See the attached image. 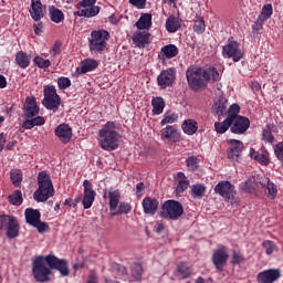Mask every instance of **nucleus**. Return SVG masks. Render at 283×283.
Returning <instances> with one entry per match:
<instances>
[{
  "instance_id": "obj_53",
  "label": "nucleus",
  "mask_w": 283,
  "mask_h": 283,
  "mask_svg": "<svg viewBox=\"0 0 283 283\" xmlns=\"http://www.w3.org/2000/svg\"><path fill=\"white\" fill-rule=\"evenodd\" d=\"M132 211V206L127 202L119 205L118 210L113 211V216H118V213H129Z\"/></svg>"
},
{
  "instance_id": "obj_5",
  "label": "nucleus",
  "mask_w": 283,
  "mask_h": 283,
  "mask_svg": "<svg viewBox=\"0 0 283 283\" xmlns=\"http://www.w3.org/2000/svg\"><path fill=\"white\" fill-rule=\"evenodd\" d=\"M112 39L109 31L104 29L94 30L91 32L88 48L95 54H103L107 50V42Z\"/></svg>"
},
{
  "instance_id": "obj_21",
  "label": "nucleus",
  "mask_w": 283,
  "mask_h": 283,
  "mask_svg": "<svg viewBox=\"0 0 283 283\" xmlns=\"http://www.w3.org/2000/svg\"><path fill=\"white\" fill-rule=\"evenodd\" d=\"M143 210L144 213L148 214V216H154V213H156V211H158V207H159V202L158 199L156 198H151V197H146L143 200Z\"/></svg>"
},
{
  "instance_id": "obj_23",
  "label": "nucleus",
  "mask_w": 283,
  "mask_h": 283,
  "mask_svg": "<svg viewBox=\"0 0 283 283\" xmlns=\"http://www.w3.org/2000/svg\"><path fill=\"white\" fill-rule=\"evenodd\" d=\"M24 114L28 118H33L39 114V106L36 105V99L34 97H27L24 104Z\"/></svg>"
},
{
  "instance_id": "obj_2",
  "label": "nucleus",
  "mask_w": 283,
  "mask_h": 283,
  "mask_svg": "<svg viewBox=\"0 0 283 283\" xmlns=\"http://www.w3.org/2000/svg\"><path fill=\"white\" fill-rule=\"evenodd\" d=\"M186 77L191 90H201L209 81H220V73L213 67L205 70L198 66H190L186 72Z\"/></svg>"
},
{
  "instance_id": "obj_29",
  "label": "nucleus",
  "mask_w": 283,
  "mask_h": 283,
  "mask_svg": "<svg viewBox=\"0 0 283 283\" xmlns=\"http://www.w3.org/2000/svg\"><path fill=\"white\" fill-rule=\"evenodd\" d=\"M181 128L184 133L187 134L188 136H193V134L198 132V122L193 119H186L182 123Z\"/></svg>"
},
{
  "instance_id": "obj_6",
  "label": "nucleus",
  "mask_w": 283,
  "mask_h": 283,
  "mask_svg": "<svg viewBox=\"0 0 283 283\" xmlns=\"http://www.w3.org/2000/svg\"><path fill=\"white\" fill-rule=\"evenodd\" d=\"M182 213H185L182 203L176 200H168L161 206L160 218H164V220H178Z\"/></svg>"
},
{
  "instance_id": "obj_46",
  "label": "nucleus",
  "mask_w": 283,
  "mask_h": 283,
  "mask_svg": "<svg viewBox=\"0 0 283 283\" xmlns=\"http://www.w3.org/2000/svg\"><path fill=\"white\" fill-rule=\"evenodd\" d=\"M11 182L14 185V187H19L21 185V181L23 180V175L21 174V170L13 169L11 170Z\"/></svg>"
},
{
  "instance_id": "obj_8",
  "label": "nucleus",
  "mask_w": 283,
  "mask_h": 283,
  "mask_svg": "<svg viewBox=\"0 0 283 283\" xmlns=\"http://www.w3.org/2000/svg\"><path fill=\"white\" fill-rule=\"evenodd\" d=\"M25 222L34 227L39 233H45L50 226L48 223L41 221V212L39 210H34L32 208H27L24 210Z\"/></svg>"
},
{
  "instance_id": "obj_38",
  "label": "nucleus",
  "mask_w": 283,
  "mask_h": 283,
  "mask_svg": "<svg viewBox=\"0 0 283 283\" xmlns=\"http://www.w3.org/2000/svg\"><path fill=\"white\" fill-rule=\"evenodd\" d=\"M231 127V116H228L223 122L214 123V130L217 134H224Z\"/></svg>"
},
{
  "instance_id": "obj_57",
  "label": "nucleus",
  "mask_w": 283,
  "mask_h": 283,
  "mask_svg": "<svg viewBox=\"0 0 283 283\" xmlns=\"http://www.w3.org/2000/svg\"><path fill=\"white\" fill-rule=\"evenodd\" d=\"M129 3L138 10H145V6H147V0H129Z\"/></svg>"
},
{
  "instance_id": "obj_20",
  "label": "nucleus",
  "mask_w": 283,
  "mask_h": 283,
  "mask_svg": "<svg viewBox=\"0 0 283 283\" xmlns=\"http://www.w3.org/2000/svg\"><path fill=\"white\" fill-rule=\"evenodd\" d=\"M54 134L64 145H67L72 140V127L67 124H60L55 128Z\"/></svg>"
},
{
  "instance_id": "obj_11",
  "label": "nucleus",
  "mask_w": 283,
  "mask_h": 283,
  "mask_svg": "<svg viewBox=\"0 0 283 283\" xmlns=\"http://www.w3.org/2000/svg\"><path fill=\"white\" fill-rule=\"evenodd\" d=\"M157 83L160 90L171 87V85L176 83V69H167L161 71V73L157 76Z\"/></svg>"
},
{
  "instance_id": "obj_22",
  "label": "nucleus",
  "mask_w": 283,
  "mask_h": 283,
  "mask_svg": "<svg viewBox=\"0 0 283 283\" xmlns=\"http://www.w3.org/2000/svg\"><path fill=\"white\" fill-rule=\"evenodd\" d=\"M150 36L149 31L139 30L133 34V42L135 45H137V48H145V45L149 43Z\"/></svg>"
},
{
  "instance_id": "obj_56",
  "label": "nucleus",
  "mask_w": 283,
  "mask_h": 283,
  "mask_svg": "<svg viewBox=\"0 0 283 283\" xmlns=\"http://www.w3.org/2000/svg\"><path fill=\"white\" fill-rule=\"evenodd\" d=\"M240 106L238 104H233L230 106L229 108V115L228 116H232L233 118H238L240 117Z\"/></svg>"
},
{
  "instance_id": "obj_36",
  "label": "nucleus",
  "mask_w": 283,
  "mask_h": 283,
  "mask_svg": "<svg viewBox=\"0 0 283 283\" xmlns=\"http://www.w3.org/2000/svg\"><path fill=\"white\" fill-rule=\"evenodd\" d=\"M191 266L189 264L182 262L177 265V275L181 277V280H187V277H191Z\"/></svg>"
},
{
  "instance_id": "obj_47",
  "label": "nucleus",
  "mask_w": 283,
  "mask_h": 283,
  "mask_svg": "<svg viewBox=\"0 0 283 283\" xmlns=\"http://www.w3.org/2000/svg\"><path fill=\"white\" fill-rule=\"evenodd\" d=\"M207 25L205 24V20L202 18H197L193 24V32L197 34H202L206 30Z\"/></svg>"
},
{
  "instance_id": "obj_28",
  "label": "nucleus",
  "mask_w": 283,
  "mask_h": 283,
  "mask_svg": "<svg viewBox=\"0 0 283 283\" xmlns=\"http://www.w3.org/2000/svg\"><path fill=\"white\" fill-rule=\"evenodd\" d=\"M135 25L137 29L147 32V30H149V28H151V14L150 13L142 14Z\"/></svg>"
},
{
  "instance_id": "obj_34",
  "label": "nucleus",
  "mask_w": 283,
  "mask_h": 283,
  "mask_svg": "<svg viewBox=\"0 0 283 283\" xmlns=\"http://www.w3.org/2000/svg\"><path fill=\"white\" fill-rule=\"evenodd\" d=\"M153 114L160 116L165 112V99L163 97H155L151 99Z\"/></svg>"
},
{
  "instance_id": "obj_51",
  "label": "nucleus",
  "mask_w": 283,
  "mask_h": 283,
  "mask_svg": "<svg viewBox=\"0 0 283 283\" xmlns=\"http://www.w3.org/2000/svg\"><path fill=\"white\" fill-rule=\"evenodd\" d=\"M262 139L265 143H275V137L273 136V133H271V127H265L263 129Z\"/></svg>"
},
{
  "instance_id": "obj_14",
  "label": "nucleus",
  "mask_w": 283,
  "mask_h": 283,
  "mask_svg": "<svg viewBox=\"0 0 283 283\" xmlns=\"http://www.w3.org/2000/svg\"><path fill=\"white\" fill-rule=\"evenodd\" d=\"M160 138L164 143H178L180 140V130L178 126L168 125L160 130Z\"/></svg>"
},
{
  "instance_id": "obj_15",
  "label": "nucleus",
  "mask_w": 283,
  "mask_h": 283,
  "mask_svg": "<svg viewBox=\"0 0 283 283\" xmlns=\"http://www.w3.org/2000/svg\"><path fill=\"white\" fill-rule=\"evenodd\" d=\"M251 126V122L247 117H233L231 116V132L232 134H244Z\"/></svg>"
},
{
  "instance_id": "obj_54",
  "label": "nucleus",
  "mask_w": 283,
  "mask_h": 283,
  "mask_svg": "<svg viewBox=\"0 0 283 283\" xmlns=\"http://www.w3.org/2000/svg\"><path fill=\"white\" fill-rule=\"evenodd\" d=\"M264 20H261L260 18L256 19V21L252 24V32L253 34H258L262 28H264Z\"/></svg>"
},
{
  "instance_id": "obj_26",
  "label": "nucleus",
  "mask_w": 283,
  "mask_h": 283,
  "mask_svg": "<svg viewBox=\"0 0 283 283\" xmlns=\"http://www.w3.org/2000/svg\"><path fill=\"white\" fill-rule=\"evenodd\" d=\"M230 151L228 153L229 158H238L240 154L242 153V149H244V144L238 139H230L229 140Z\"/></svg>"
},
{
  "instance_id": "obj_62",
  "label": "nucleus",
  "mask_w": 283,
  "mask_h": 283,
  "mask_svg": "<svg viewBox=\"0 0 283 283\" xmlns=\"http://www.w3.org/2000/svg\"><path fill=\"white\" fill-rule=\"evenodd\" d=\"M32 120H33V125L35 127L39 125H45V118H43L41 116L34 117V118H32Z\"/></svg>"
},
{
  "instance_id": "obj_3",
  "label": "nucleus",
  "mask_w": 283,
  "mask_h": 283,
  "mask_svg": "<svg viewBox=\"0 0 283 283\" xmlns=\"http://www.w3.org/2000/svg\"><path fill=\"white\" fill-rule=\"evenodd\" d=\"M99 145L105 151H114L118 149L120 143V135L116 132V123L107 122L99 130Z\"/></svg>"
},
{
  "instance_id": "obj_43",
  "label": "nucleus",
  "mask_w": 283,
  "mask_h": 283,
  "mask_svg": "<svg viewBox=\"0 0 283 283\" xmlns=\"http://www.w3.org/2000/svg\"><path fill=\"white\" fill-rule=\"evenodd\" d=\"M9 202L14 207H21V205H23V193L20 190H15L9 196Z\"/></svg>"
},
{
  "instance_id": "obj_18",
  "label": "nucleus",
  "mask_w": 283,
  "mask_h": 283,
  "mask_svg": "<svg viewBox=\"0 0 283 283\" xmlns=\"http://www.w3.org/2000/svg\"><path fill=\"white\" fill-rule=\"evenodd\" d=\"M260 178H262V175L248 178L247 181L240 185L241 191H244L245 193H255V191H261Z\"/></svg>"
},
{
  "instance_id": "obj_40",
  "label": "nucleus",
  "mask_w": 283,
  "mask_h": 283,
  "mask_svg": "<svg viewBox=\"0 0 283 283\" xmlns=\"http://www.w3.org/2000/svg\"><path fill=\"white\" fill-rule=\"evenodd\" d=\"M271 17H273V4L271 3L264 4L263 8L261 9V12L258 19H261L266 23V21H269Z\"/></svg>"
},
{
  "instance_id": "obj_9",
  "label": "nucleus",
  "mask_w": 283,
  "mask_h": 283,
  "mask_svg": "<svg viewBox=\"0 0 283 283\" xmlns=\"http://www.w3.org/2000/svg\"><path fill=\"white\" fill-rule=\"evenodd\" d=\"M229 260V249L224 245H219L218 249L214 250L212 254V263L217 271H224V266H227V262Z\"/></svg>"
},
{
  "instance_id": "obj_19",
  "label": "nucleus",
  "mask_w": 283,
  "mask_h": 283,
  "mask_svg": "<svg viewBox=\"0 0 283 283\" xmlns=\"http://www.w3.org/2000/svg\"><path fill=\"white\" fill-rule=\"evenodd\" d=\"M84 197H83V207L84 209H90L92 205H94V200L96 198V191L92 189V182L90 180H84Z\"/></svg>"
},
{
  "instance_id": "obj_59",
  "label": "nucleus",
  "mask_w": 283,
  "mask_h": 283,
  "mask_svg": "<svg viewBox=\"0 0 283 283\" xmlns=\"http://www.w3.org/2000/svg\"><path fill=\"white\" fill-rule=\"evenodd\" d=\"M187 167L193 171L195 169L198 168V159L196 157H189L187 159Z\"/></svg>"
},
{
  "instance_id": "obj_1",
  "label": "nucleus",
  "mask_w": 283,
  "mask_h": 283,
  "mask_svg": "<svg viewBox=\"0 0 283 283\" xmlns=\"http://www.w3.org/2000/svg\"><path fill=\"white\" fill-rule=\"evenodd\" d=\"M51 269H55L56 271H60L61 275L64 277H67L70 275V268H67V261L65 259H59L54 254H49L46 256H38L33 261V268L32 273L33 277L36 280V282H49L50 275L52 273Z\"/></svg>"
},
{
  "instance_id": "obj_10",
  "label": "nucleus",
  "mask_w": 283,
  "mask_h": 283,
  "mask_svg": "<svg viewBox=\"0 0 283 283\" xmlns=\"http://www.w3.org/2000/svg\"><path fill=\"white\" fill-rule=\"evenodd\" d=\"M222 54L224 59H232L234 63H238L244 56L242 50H240V45L235 41L229 40V43L222 48Z\"/></svg>"
},
{
  "instance_id": "obj_64",
  "label": "nucleus",
  "mask_w": 283,
  "mask_h": 283,
  "mask_svg": "<svg viewBox=\"0 0 283 283\" xmlns=\"http://www.w3.org/2000/svg\"><path fill=\"white\" fill-rule=\"evenodd\" d=\"M64 205L66 207H72L73 209L76 208V201L74 199H66Z\"/></svg>"
},
{
  "instance_id": "obj_25",
  "label": "nucleus",
  "mask_w": 283,
  "mask_h": 283,
  "mask_svg": "<svg viewBox=\"0 0 283 283\" xmlns=\"http://www.w3.org/2000/svg\"><path fill=\"white\" fill-rule=\"evenodd\" d=\"M30 14L34 21L43 19V3H41V0H31Z\"/></svg>"
},
{
  "instance_id": "obj_27",
  "label": "nucleus",
  "mask_w": 283,
  "mask_h": 283,
  "mask_svg": "<svg viewBox=\"0 0 283 283\" xmlns=\"http://www.w3.org/2000/svg\"><path fill=\"white\" fill-rule=\"evenodd\" d=\"M187 189H189V180H187V176H185V172H178L176 187L177 195L185 193Z\"/></svg>"
},
{
  "instance_id": "obj_55",
  "label": "nucleus",
  "mask_w": 283,
  "mask_h": 283,
  "mask_svg": "<svg viewBox=\"0 0 283 283\" xmlns=\"http://www.w3.org/2000/svg\"><path fill=\"white\" fill-rule=\"evenodd\" d=\"M274 154H275L276 158L279 160H281V163H283V143L276 144V146L274 148Z\"/></svg>"
},
{
  "instance_id": "obj_49",
  "label": "nucleus",
  "mask_w": 283,
  "mask_h": 283,
  "mask_svg": "<svg viewBox=\"0 0 283 283\" xmlns=\"http://www.w3.org/2000/svg\"><path fill=\"white\" fill-rule=\"evenodd\" d=\"M33 63L38 65V67H41L42 70H45L46 67H50V65H52V62H50V60H45L41 56H35L33 60Z\"/></svg>"
},
{
  "instance_id": "obj_17",
  "label": "nucleus",
  "mask_w": 283,
  "mask_h": 283,
  "mask_svg": "<svg viewBox=\"0 0 283 283\" xmlns=\"http://www.w3.org/2000/svg\"><path fill=\"white\" fill-rule=\"evenodd\" d=\"M259 182L261 190L265 189L268 198H270V200H275L277 196V187L275 184H273V181H271V179L264 175L259 178Z\"/></svg>"
},
{
  "instance_id": "obj_39",
  "label": "nucleus",
  "mask_w": 283,
  "mask_h": 283,
  "mask_svg": "<svg viewBox=\"0 0 283 283\" xmlns=\"http://www.w3.org/2000/svg\"><path fill=\"white\" fill-rule=\"evenodd\" d=\"M172 123H178V114L168 111L164 114L160 125L161 127H165V125H172Z\"/></svg>"
},
{
  "instance_id": "obj_7",
  "label": "nucleus",
  "mask_w": 283,
  "mask_h": 283,
  "mask_svg": "<svg viewBox=\"0 0 283 283\" xmlns=\"http://www.w3.org/2000/svg\"><path fill=\"white\" fill-rule=\"evenodd\" d=\"M7 230V237L14 240L19 235V221L10 214L0 216V231Z\"/></svg>"
},
{
  "instance_id": "obj_12",
  "label": "nucleus",
  "mask_w": 283,
  "mask_h": 283,
  "mask_svg": "<svg viewBox=\"0 0 283 283\" xmlns=\"http://www.w3.org/2000/svg\"><path fill=\"white\" fill-rule=\"evenodd\" d=\"M96 0H83L81 2V7L83 9L77 11L78 17H86L87 19H92V17H96L98 12H101V8L95 6Z\"/></svg>"
},
{
  "instance_id": "obj_4",
  "label": "nucleus",
  "mask_w": 283,
  "mask_h": 283,
  "mask_svg": "<svg viewBox=\"0 0 283 283\" xmlns=\"http://www.w3.org/2000/svg\"><path fill=\"white\" fill-rule=\"evenodd\" d=\"M52 196H54L52 179L50 178V175L45 174V171H41L38 175V189L33 193V198L36 202H45L50 200Z\"/></svg>"
},
{
  "instance_id": "obj_32",
  "label": "nucleus",
  "mask_w": 283,
  "mask_h": 283,
  "mask_svg": "<svg viewBox=\"0 0 283 283\" xmlns=\"http://www.w3.org/2000/svg\"><path fill=\"white\" fill-rule=\"evenodd\" d=\"M214 112L218 116L227 114V98L222 94H219L217 101L214 102Z\"/></svg>"
},
{
  "instance_id": "obj_58",
  "label": "nucleus",
  "mask_w": 283,
  "mask_h": 283,
  "mask_svg": "<svg viewBox=\"0 0 283 283\" xmlns=\"http://www.w3.org/2000/svg\"><path fill=\"white\" fill-rule=\"evenodd\" d=\"M244 262V256L239 252H232V264H242Z\"/></svg>"
},
{
  "instance_id": "obj_41",
  "label": "nucleus",
  "mask_w": 283,
  "mask_h": 283,
  "mask_svg": "<svg viewBox=\"0 0 283 283\" xmlns=\"http://www.w3.org/2000/svg\"><path fill=\"white\" fill-rule=\"evenodd\" d=\"M43 105L46 109H56L61 105V97L59 95L46 97L44 98Z\"/></svg>"
},
{
  "instance_id": "obj_42",
  "label": "nucleus",
  "mask_w": 283,
  "mask_h": 283,
  "mask_svg": "<svg viewBox=\"0 0 283 283\" xmlns=\"http://www.w3.org/2000/svg\"><path fill=\"white\" fill-rule=\"evenodd\" d=\"M161 52L166 56V59H174L178 56V46L174 44H168L161 48Z\"/></svg>"
},
{
  "instance_id": "obj_24",
  "label": "nucleus",
  "mask_w": 283,
  "mask_h": 283,
  "mask_svg": "<svg viewBox=\"0 0 283 283\" xmlns=\"http://www.w3.org/2000/svg\"><path fill=\"white\" fill-rule=\"evenodd\" d=\"M98 67V61L87 59L81 62V65L76 69V74H87V72H92Z\"/></svg>"
},
{
  "instance_id": "obj_63",
  "label": "nucleus",
  "mask_w": 283,
  "mask_h": 283,
  "mask_svg": "<svg viewBox=\"0 0 283 283\" xmlns=\"http://www.w3.org/2000/svg\"><path fill=\"white\" fill-rule=\"evenodd\" d=\"M22 127L23 129H32V127H35L33 119H27L23 122Z\"/></svg>"
},
{
  "instance_id": "obj_61",
  "label": "nucleus",
  "mask_w": 283,
  "mask_h": 283,
  "mask_svg": "<svg viewBox=\"0 0 283 283\" xmlns=\"http://www.w3.org/2000/svg\"><path fill=\"white\" fill-rule=\"evenodd\" d=\"M86 283H98V274H96V272L92 271L87 277Z\"/></svg>"
},
{
  "instance_id": "obj_35",
  "label": "nucleus",
  "mask_w": 283,
  "mask_h": 283,
  "mask_svg": "<svg viewBox=\"0 0 283 283\" xmlns=\"http://www.w3.org/2000/svg\"><path fill=\"white\" fill-rule=\"evenodd\" d=\"M250 157L253 159V160H256V163H260V165H269V153H258L255 151V149L251 148L250 149Z\"/></svg>"
},
{
  "instance_id": "obj_60",
  "label": "nucleus",
  "mask_w": 283,
  "mask_h": 283,
  "mask_svg": "<svg viewBox=\"0 0 283 283\" xmlns=\"http://www.w3.org/2000/svg\"><path fill=\"white\" fill-rule=\"evenodd\" d=\"M51 56H56V54H61V43L55 42L53 48L50 50Z\"/></svg>"
},
{
  "instance_id": "obj_44",
  "label": "nucleus",
  "mask_w": 283,
  "mask_h": 283,
  "mask_svg": "<svg viewBox=\"0 0 283 283\" xmlns=\"http://www.w3.org/2000/svg\"><path fill=\"white\" fill-rule=\"evenodd\" d=\"M180 28V22L178 19L174 17H169L166 21V30L168 32H178V29Z\"/></svg>"
},
{
  "instance_id": "obj_37",
  "label": "nucleus",
  "mask_w": 283,
  "mask_h": 283,
  "mask_svg": "<svg viewBox=\"0 0 283 283\" xmlns=\"http://www.w3.org/2000/svg\"><path fill=\"white\" fill-rule=\"evenodd\" d=\"M143 273H145V269L143 268V264L134 263L130 266V276L135 282H139V280H143Z\"/></svg>"
},
{
  "instance_id": "obj_33",
  "label": "nucleus",
  "mask_w": 283,
  "mask_h": 283,
  "mask_svg": "<svg viewBox=\"0 0 283 283\" xmlns=\"http://www.w3.org/2000/svg\"><path fill=\"white\" fill-rule=\"evenodd\" d=\"M49 15L53 23H61L63 19H65V14H63V11L54 6L49 7Z\"/></svg>"
},
{
  "instance_id": "obj_31",
  "label": "nucleus",
  "mask_w": 283,
  "mask_h": 283,
  "mask_svg": "<svg viewBox=\"0 0 283 283\" xmlns=\"http://www.w3.org/2000/svg\"><path fill=\"white\" fill-rule=\"evenodd\" d=\"M32 56H30L28 53L20 51L15 54V63L19 65V67H22V70H25L30 65Z\"/></svg>"
},
{
  "instance_id": "obj_52",
  "label": "nucleus",
  "mask_w": 283,
  "mask_h": 283,
  "mask_svg": "<svg viewBox=\"0 0 283 283\" xmlns=\"http://www.w3.org/2000/svg\"><path fill=\"white\" fill-rule=\"evenodd\" d=\"M54 96H59V94H56V87L53 85L44 86V98H52Z\"/></svg>"
},
{
  "instance_id": "obj_45",
  "label": "nucleus",
  "mask_w": 283,
  "mask_h": 283,
  "mask_svg": "<svg viewBox=\"0 0 283 283\" xmlns=\"http://www.w3.org/2000/svg\"><path fill=\"white\" fill-rule=\"evenodd\" d=\"M262 247L266 253V255H273L275 251H277V244L271 240H265L262 242Z\"/></svg>"
},
{
  "instance_id": "obj_13",
  "label": "nucleus",
  "mask_w": 283,
  "mask_h": 283,
  "mask_svg": "<svg viewBox=\"0 0 283 283\" xmlns=\"http://www.w3.org/2000/svg\"><path fill=\"white\" fill-rule=\"evenodd\" d=\"M214 192L226 200H233L235 198V187L229 181H220L214 187Z\"/></svg>"
},
{
  "instance_id": "obj_16",
  "label": "nucleus",
  "mask_w": 283,
  "mask_h": 283,
  "mask_svg": "<svg viewBox=\"0 0 283 283\" xmlns=\"http://www.w3.org/2000/svg\"><path fill=\"white\" fill-rule=\"evenodd\" d=\"M282 276V273L277 269H270L262 271L256 276L258 283H274L277 282L279 277Z\"/></svg>"
},
{
  "instance_id": "obj_30",
  "label": "nucleus",
  "mask_w": 283,
  "mask_h": 283,
  "mask_svg": "<svg viewBox=\"0 0 283 283\" xmlns=\"http://www.w3.org/2000/svg\"><path fill=\"white\" fill-rule=\"evenodd\" d=\"M109 199V209L111 211H116L118 209V203L120 202V191L118 190H109L108 191Z\"/></svg>"
},
{
  "instance_id": "obj_48",
  "label": "nucleus",
  "mask_w": 283,
  "mask_h": 283,
  "mask_svg": "<svg viewBox=\"0 0 283 283\" xmlns=\"http://www.w3.org/2000/svg\"><path fill=\"white\" fill-rule=\"evenodd\" d=\"M191 191L193 198H202V196H205V191H207V188L202 185H193L191 187Z\"/></svg>"
},
{
  "instance_id": "obj_50",
  "label": "nucleus",
  "mask_w": 283,
  "mask_h": 283,
  "mask_svg": "<svg viewBox=\"0 0 283 283\" xmlns=\"http://www.w3.org/2000/svg\"><path fill=\"white\" fill-rule=\"evenodd\" d=\"M59 90H67V87H72V81L70 77L62 76L57 80Z\"/></svg>"
}]
</instances>
